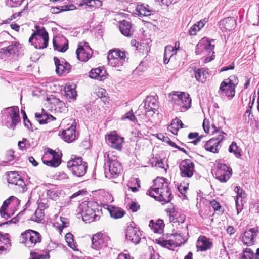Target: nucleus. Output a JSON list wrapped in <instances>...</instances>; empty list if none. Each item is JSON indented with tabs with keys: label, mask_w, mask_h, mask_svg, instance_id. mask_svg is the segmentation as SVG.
I'll list each match as a JSON object with an SVG mask.
<instances>
[{
	"label": "nucleus",
	"mask_w": 259,
	"mask_h": 259,
	"mask_svg": "<svg viewBox=\"0 0 259 259\" xmlns=\"http://www.w3.org/2000/svg\"><path fill=\"white\" fill-rule=\"evenodd\" d=\"M146 194L156 200L164 203L169 202L171 199V193L168 183L162 177H157L153 181L152 186L147 191Z\"/></svg>",
	"instance_id": "f257e3e1"
},
{
	"label": "nucleus",
	"mask_w": 259,
	"mask_h": 259,
	"mask_svg": "<svg viewBox=\"0 0 259 259\" xmlns=\"http://www.w3.org/2000/svg\"><path fill=\"white\" fill-rule=\"evenodd\" d=\"M79 210L82 220L86 222L99 220L102 214V209L94 201H84L79 206Z\"/></svg>",
	"instance_id": "f03ea898"
},
{
	"label": "nucleus",
	"mask_w": 259,
	"mask_h": 259,
	"mask_svg": "<svg viewBox=\"0 0 259 259\" xmlns=\"http://www.w3.org/2000/svg\"><path fill=\"white\" fill-rule=\"evenodd\" d=\"M36 31L29 39V42L37 49H42L48 46V33L44 27L36 26Z\"/></svg>",
	"instance_id": "7ed1b4c3"
},
{
	"label": "nucleus",
	"mask_w": 259,
	"mask_h": 259,
	"mask_svg": "<svg viewBox=\"0 0 259 259\" xmlns=\"http://www.w3.org/2000/svg\"><path fill=\"white\" fill-rule=\"evenodd\" d=\"M107 59L109 65L115 67H120L127 62L128 53L125 51L114 49L109 51Z\"/></svg>",
	"instance_id": "20e7f679"
},
{
	"label": "nucleus",
	"mask_w": 259,
	"mask_h": 259,
	"mask_svg": "<svg viewBox=\"0 0 259 259\" xmlns=\"http://www.w3.org/2000/svg\"><path fill=\"white\" fill-rule=\"evenodd\" d=\"M20 201L14 196H10L4 202L0 208L2 217L8 219L13 215L19 207Z\"/></svg>",
	"instance_id": "39448f33"
},
{
	"label": "nucleus",
	"mask_w": 259,
	"mask_h": 259,
	"mask_svg": "<svg viewBox=\"0 0 259 259\" xmlns=\"http://www.w3.org/2000/svg\"><path fill=\"white\" fill-rule=\"evenodd\" d=\"M122 166L114 156L107 155L105 162V175L109 179L116 178L122 171Z\"/></svg>",
	"instance_id": "423d86ee"
},
{
	"label": "nucleus",
	"mask_w": 259,
	"mask_h": 259,
	"mask_svg": "<svg viewBox=\"0 0 259 259\" xmlns=\"http://www.w3.org/2000/svg\"><path fill=\"white\" fill-rule=\"evenodd\" d=\"M20 242L28 248L33 247L41 242V235L36 231L28 230L21 234Z\"/></svg>",
	"instance_id": "0eeeda50"
},
{
	"label": "nucleus",
	"mask_w": 259,
	"mask_h": 259,
	"mask_svg": "<svg viewBox=\"0 0 259 259\" xmlns=\"http://www.w3.org/2000/svg\"><path fill=\"white\" fill-rule=\"evenodd\" d=\"M238 83V78L235 75L231 76L221 83L219 93L223 95L233 97L235 95V89Z\"/></svg>",
	"instance_id": "6e6552de"
},
{
	"label": "nucleus",
	"mask_w": 259,
	"mask_h": 259,
	"mask_svg": "<svg viewBox=\"0 0 259 259\" xmlns=\"http://www.w3.org/2000/svg\"><path fill=\"white\" fill-rule=\"evenodd\" d=\"M67 167L73 175L81 177L86 173L88 165L86 162L82 161L81 157H78L69 161Z\"/></svg>",
	"instance_id": "1a4fd4ad"
},
{
	"label": "nucleus",
	"mask_w": 259,
	"mask_h": 259,
	"mask_svg": "<svg viewBox=\"0 0 259 259\" xmlns=\"http://www.w3.org/2000/svg\"><path fill=\"white\" fill-rule=\"evenodd\" d=\"M221 135L213 136V137L206 141L204 144L205 149L213 153H218L221 147V143L227 134L225 133L220 132Z\"/></svg>",
	"instance_id": "9d476101"
},
{
	"label": "nucleus",
	"mask_w": 259,
	"mask_h": 259,
	"mask_svg": "<svg viewBox=\"0 0 259 259\" xmlns=\"http://www.w3.org/2000/svg\"><path fill=\"white\" fill-rule=\"evenodd\" d=\"M171 100L182 108L188 109L191 106V99L189 95L184 92H175L171 95Z\"/></svg>",
	"instance_id": "9b49d317"
},
{
	"label": "nucleus",
	"mask_w": 259,
	"mask_h": 259,
	"mask_svg": "<svg viewBox=\"0 0 259 259\" xmlns=\"http://www.w3.org/2000/svg\"><path fill=\"white\" fill-rule=\"evenodd\" d=\"M60 158L58 154L49 148L42 157V162L48 166L56 167L60 165Z\"/></svg>",
	"instance_id": "f8f14e48"
},
{
	"label": "nucleus",
	"mask_w": 259,
	"mask_h": 259,
	"mask_svg": "<svg viewBox=\"0 0 259 259\" xmlns=\"http://www.w3.org/2000/svg\"><path fill=\"white\" fill-rule=\"evenodd\" d=\"M5 111L11 119V123L7 124V126L10 129L14 130L16 125L20 121L19 108L17 106L10 107L5 108Z\"/></svg>",
	"instance_id": "ddd939ff"
},
{
	"label": "nucleus",
	"mask_w": 259,
	"mask_h": 259,
	"mask_svg": "<svg viewBox=\"0 0 259 259\" xmlns=\"http://www.w3.org/2000/svg\"><path fill=\"white\" fill-rule=\"evenodd\" d=\"M92 247L96 250L106 247L110 242V238L105 234H96L92 237Z\"/></svg>",
	"instance_id": "4468645a"
},
{
	"label": "nucleus",
	"mask_w": 259,
	"mask_h": 259,
	"mask_svg": "<svg viewBox=\"0 0 259 259\" xmlns=\"http://www.w3.org/2000/svg\"><path fill=\"white\" fill-rule=\"evenodd\" d=\"M180 175L182 177L191 178L195 171L193 162L189 159L182 161L179 165Z\"/></svg>",
	"instance_id": "2eb2a0df"
},
{
	"label": "nucleus",
	"mask_w": 259,
	"mask_h": 259,
	"mask_svg": "<svg viewBox=\"0 0 259 259\" xmlns=\"http://www.w3.org/2000/svg\"><path fill=\"white\" fill-rule=\"evenodd\" d=\"M185 242L184 238L179 234H171L170 238L168 240H163L160 242L161 245L165 247H176L181 245Z\"/></svg>",
	"instance_id": "dca6fc26"
},
{
	"label": "nucleus",
	"mask_w": 259,
	"mask_h": 259,
	"mask_svg": "<svg viewBox=\"0 0 259 259\" xmlns=\"http://www.w3.org/2000/svg\"><path fill=\"white\" fill-rule=\"evenodd\" d=\"M214 40H209L207 38H203L196 46V53L198 54L203 51L210 53H214V45L212 44Z\"/></svg>",
	"instance_id": "f3484780"
},
{
	"label": "nucleus",
	"mask_w": 259,
	"mask_h": 259,
	"mask_svg": "<svg viewBox=\"0 0 259 259\" xmlns=\"http://www.w3.org/2000/svg\"><path fill=\"white\" fill-rule=\"evenodd\" d=\"M80 43L76 50V54L77 59L82 62L87 61L91 57L92 51L88 43L84 42V47Z\"/></svg>",
	"instance_id": "a211bd4d"
},
{
	"label": "nucleus",
	"mask_w": 259,
	"mask_h": 259,
	"mask_svg": "<svg viewBox=\"0 0 259 259\" xmlns=\"http://www.w3.org/2000/svg\"><path fill=\"white\" fill-rule=\"evenodd\" d=\"M56 66V72L58 75L64 73H68L71 69V65L63 59H59L56 57L54 58Z\"/></svg>",
	"instance_id": "6ab92c4d"
},
{
	"label": "nucleus",
	"mask_w": 259,
	"mask_h": 259,
	"mask_svg": "<svg viewBox=\"0 0 259 259\" xmlns=\"http://www.w3.org/2000/svg\"><path fill=\"white\" fill-rule=\"evenodd\" d=\"M234 192L236 193L235 205L237 214H238L243 208V200L246 197L245 192L239 186H236Z\"/></svg>",
	"instance_id": "aec40b11"
},
{
	"label": "nucleus",
	"mask_w": 259,
	"mask_h": 259,
	"mask_svg": "<svg viewBox=\"0 0 259 259\" xmlns=\"http://www.w3.org/2000/svg\"><path fill=\"white\" fill-rule=\"evenodd\" d=\"M141 233L138 228L133 227H128L126 232V239L135 244L139 243L141 240Z\"/></svg>",
	"instance_id": "412c9836"
},
{
	"label": "nucleus",
	"mask_w": 259,
	"mask_h": 259,
	"mask_svg": "<svg viewBox=\"0 0 259 259\" xmlns=\"http://www.w3.org/2000/svg\"><path fill=\"white\" fill-rule=\"evenodd\" d=\"M55 50L64 52L68 49V40L63 36H56L53 40Z\"/></svg>",
	"instance_id": "4be33fe9"
},
{
	"label": "nucleus",
	"mask_w": 259,
	"mask_h": 259,
	"mask_svg": "<svg viewBox=\"0 0 259 259\" xmlns=\"http://www.w3.org/2000/svg\"><path fill=\"white\" fill-rule=\"evenodd\" d=\"M231 173L225 164H220L215 172V177L222 182H226L230 177Z\"/></svg>",
	"instance_id": "5701e85b"
},
{
	"label": "nucleus",
	"mask_w": 259,
	"mask_h": 259,
	"mask_svg": "<svg viewBox=\"0 0 259 259\" xmlns=\"http://www.w3.org/2000/svg\"><path fill=\"white\" fill-rule=\"evenodd\" d=\"M257 229L254 228L245 231L242 238L243 243L247 246L253 245V239L257 235Z\"/></svg>",
	"instance_id": "b1692460"
},
{
	"label": "nucleus",
	"mask_w": 259,
	"mask_h": 259,
	"mask_svg": "<svg viewBox=\"0 0 259 259\" xmlns=\"http://www.w3.org/2000/svg\"><path fill=\"white\" fill-rule=\"evenodd\" d=\"M123 140V138L118 136L115 132L108 135V141L110 146L117 150H121Z\"/></svg>",
	"instance_id": "393cba45"
},
{
	"label": "nucleus",
	"mask_w": 259,
	"mask_h": 259,
	"mask_svg": "<svg viewBox=\"0 0 259 259\" xmlns=\"http://www.w3.org/2000/svg\"><path fill=\"white\" fill-rule=\"evenodd\" d=\"M236 21L233 17H228L222 20L219 27L223 31H230L235 28Z\"/></svg>",
	"instance_id": "a878e982"
},
{
	"label": "nucleus",
	"mask_w": 259,
	"mask_h": 259,
	"mask_svg": "<svg viewBox=\"0 0 259 259\" xmlns=\"http://www.w3.org/2000/svg\"><path fill=\"white\" fill-rule=\"evenodd\" d=\"M62 137L65 141L70 143L76 139V126L72 124L70 127L62 132Z\"/></svg>",
	"instance_id": "bb28decb"
},
{
	"label": "nucleus",
	"mask_w": 259,
	"mask_h": 259,
	"mask_svg": "<svg viewBox=\"0 0 259 259\" xmlns=\"http://www.w3.org/2000/svg\"><path fill=\"white\" fill-rule=\"evenodd\" d=\"M8 182L10 184L20 186L22 188L25 186L24 181L21 178L20 175L15 171H11L8 174Z\"/></svg>",
	"instance_id": "cd10ccee"
},
{
	"label": "nucleus",
	"mask_w": 259,
	"mask_h": 259,
	"mask_svg": "<svg viewBox=\"0 0 259 259\" xmlns=\"http://www.w3.org/2000/svg\"><path fill=\"white\" fill-rule=\"evenodd\" d=\"M158 107L157 99L153 96H148L145 101V108L146 112L152 111L155 113Z\"/></svg>",
	"instance_id": "c85d7f7f"
},
{
	"label": "nucleus",
	"mask_w": 259,
	"mask_h": 259,
	"mask_svg": "<svg viewBox=\"0 0 259 259\" xmlns=\"http://www.w3.org/2000/svg\"><path fill=\"white\" fill-rule=\"evenodd\" d=\"M119 28L121 33L125 36H131L133 30L131 22L124 20L119 22Z\"/></svg>",
	"instance_id": "c756f323"
},
{
	"label": "nucleus",
	"mask_w": 259,
	"mask_h": 259,
	"mask_svg": "<svg viewBox=\"0 0 259 259\" xmlns=\"http://www.w3.org/2000/svg\"><path fill=\"white\" fill-rule=\"evenodd\" d=\"M137 14L141 17L150 16L154 10L148 5L138 3L136 8Z\"/></svg>",
	"instance_id": "7c9ffc66"
},
{
	"label": "nucleus",
	"mask_w": 259,
	"mask_h": 259,
	"mask_svg": "<svg viewBox=\"0 0 259 259\" xmlns=\"http://www.w3.org/2000/svg\"><path fill=\"white\" fill-rule=\"evenodd\" d=\"M106 71L103 67H99L92 69L90 72L89 76L92 78L97 79L99 80H103L106 78Z\"/></svg>",
	"instance_id": "2f4dec72"
},
{
	"label": "nucleus",
	"mask_w": 259,
	"mask_h": 259,
	"mask_svg": "<svg viewBox=\"0 0 259 259\" xmlns=\"http://www.w3.org/2000/svg\"><path fill=\"white\" fill-rule=\"evenodd\" d=\"M212 245L210 240L205 236H200L197 241L196 246L200 251H205L209 249Z\"/></svg>",
	"instance_id": "473e14b6"
},
{
	"label": "nucleus",
	"mask_w": 259,
	"mask_h": 259,
	"mask_svg": "<svg viewBox=\"0 0 259 259\" xmlns=\"http://www.w3.org/2000/svg\"><path fill=\"white\" fill-rule=\"evenodd\" d=\"M35 116L40 124H46L56 119L55 117L47 114L44 109L42 110L41 113H36Z\"/></svg>",
	"instance_id": "72a5a7b5"
},
{
	"label": "nucleus",
	"mask_w": 259,
	"mask_h": 259,
	"mask_svg": "<svg viewBox=\"0 0 259 259\" xmlns=\"http://www.w3.org/2000/svg\"><path fill=\"white\" fill-rule=\"evenodd\" d=\"M207 22L208 19L207 18L203 19L197 22L191 27L189 30V34L192 36L195 35L205 26Z\"/></svg>",
	"instance_id": "f704fd0d"
},
{
	"label": "nucleus",
	"mask_w": 259,
	"mask_h": 259,
	"mask_svg": "<svg viewBox=\"0 0 259 259\" xmlns=\"http://www.w3.org/2000/svg\"><path fill=\"white\" fill-rule=\"evenodd\" d=\"M19 46V44H12L7 48H2L1 52L7 56L15 55L19 51L20 49Z\"/></svg>",
	"instance_id": "c9c22d12"
},
{
	"label": "nucleus",
	"mask_w": 259,
	"mask_h": 259,
	"mask_svg": "<svg viewBox=\"0 0 259 259\" xmlns=\"http://www.w3.org/2000/svg\"><path fill=\"white\" fill-rule=\"evenodd\" d=\"M176 54V49L172 46L168 45L165 47L164 54V63L166 64L174 55Z\"/></svg>",
	"instance_id": "e433bc0d"
},
{
	"label": "nucleus",
	"mask_w": 259,
	"mask_h": 259,
	"mask_svg": "<svg viewBox=\"0 0 259 259\" xmlns=\"http://www.w3.org/2000/svg\"><path fill=\"white\" fill-rule=\"evenodd\" d=\"M110 216L114 219H119L122 218L125 212L120 208L110 206L108 208Z\"/></svg>",
	"instance_id": "4c0bfd02"
},
{
	"label": "nucleus",
	"mask_w": 259,
	"mask_h": 259,
	"mask_svg": "<svg viewBox=\"0 0 259 259\" xmlns=\"http://www.w3.org/2000/svg\"><path fill=\"white\" fill-rule=\"evenodd\" d=\"M195 75L197 81L203 83L206 81L209 74L204 68H199L195 71Z\"/></svg>",
	"instance_id": "58836bf2"
},
{
	"label": "nucleus",
	"mask_w": 259,
	"mask_h": 259,
	"mask_svg": "<svg viewBox=\"0 0 259 259\" xmlns=\"http://www.w3.org/2000/svg\"><path fill=\"white\" fill-rule=\"evenodd\" d=\"M65 95L70 99H74L76 95L75 91V85L73 84H66L64 87Z\"/></svg>",
	"instance_id": "ea45409f"
},
{
	"label": "nucleus",
	"mask_w": 259,
	"mask_h": 259,
	"mask_svg": "<svg viewBox=\"0 0 259 259\" xmlns=\"http://www.w3.org/2000/svg\"><path fill=\"white\" fill-rule=\"evenodd\" d=\"M53 104L54 106V109L56 112L65 113L67 111V108L65 103L59 99H54Z\"/></svg>",
	"instance_id": "a19ab883"
},
{
	"label": "nucleus",
	"mask_w": 259,
	"mask_h": 259,
	"mask_svg": "<svg viewBox=\"0 0 259 259\" xmlns=\"http://www.w3.org/2000/svg\"><path fill=\"white\" fill-rule=\"evenodd\" d=\"M184 124L181 120L175 118L174 119L170 125L168 127V130L174 135H176L179 128H183Z\"/></svg>",
	"instance_id": "79ce46f5"
},
{
	"label": "nucleus",
	"mask_w": 259,
	"mask_h": 259,
	"mask_svg": "<svg viewBox=\"0 0 259 259\" xmlns=\"http://www.w3.org/2000/svg\"><path fill=\"white\" fill-rule=\"evenodd\" d=\"M4 245L10 246V239L8 234L3 235L0 233V255L5 249Z\"/></svg>",
	"instance_id": "37998d69"
},
{
	"label": "nucleus",
	"mask_w": 259,
	"mask_h": 259,
	"mask_svg": "<svg viewBox=\"0 0 259 259\" xmlns=\"http://www.w3.org/2000/svg\"><path fill=\"white\" fill-rule=\"evenodd\" d=\"M229 151L230 153H233L237 158H240L242 156L241 150L239 148L237 144L235 142H232L229 147Z\"/></svg>",
	"instance_id": "c03bdc74"
},
{
	"label": "nucleus",
	"mask_w": 259,
	"mask_h": 259,
	"mask_svg": "<svg viewBox=\"0 0 259 259\" xmlns=\"http://www.w3.org/2000/svg\"><path fill=\"white\" fill-rule=\"evenodd\" d=\"M166 212L167 213V215L169 217L170 222L171 223L182 214L175 211L174 208H168L166 210Z\"/></svg>",
	"instance_id": "a18cd8bd"
},
{
	"label": "nucleus",
	"mask_w": 259,
	"mask_h": 259,
	"mask_svg": "<svg viewBox=\"0 0 259 259\" xmlns=\"http://www.w3.org/2000/svg\"><path fill=\"white\" fill-rule=\"evenodd\" d=\"M241 259H256L254 254L250 248H246L244 251Z\"/></svg>",
	"instance_id": "49530a36"
},
{
	"label": "nucleus",
	"mask_w": 259,
	"mask_h": 259,
	"mask_svg": "<svg viewBox=\"0 0 259 259\" xmlns=\"http://www.w3.org/2000/svg\"><path fill=\"white\" fill-rule=\"evenodd\" d=\"M44 214L42 209H37L35 212L33 220L36 222H40L44 218Z\"/></svg>",
	"instance_id": "de8ad7c7"
},
{
	"label": "nucleus",
	"mask_w": 259,
	"mask_h": 259,
	"mask_svg": "<svg viewBox=\"0 0 259 259\" xmlns=\"http://www.w3.org/2000/svg\"><path fill=\"white\" fill-rule=\"evenodd\" d=\"M149 226L150 227H155V229L154 230V232H157L156 226L161 229L162 227H164V224L163 221L161 220H158L156 223H154L153 220H151L149 223Z\"/></svg>",
	"instance_id": "09e8293b"
},
{
	"label": "nucleus",
	"mask_w": 259,
	"mask_h": 259,
	"mask_svg": "<svg viewBox=\"0 0 259 259\" xmlns=\"http://www.w3.org/2000/svg\"><path fill=\"white\" fill-rule=\"evenodd\" d=\"M65 239L68 246L72 248H73V246H75L73 243V235L70 233H68L65 235Z\"/></svg>",
	"instance_id": "8fccbe9b"
},
{
	"label": "nucleus",
	"mask_w": 259,
	"mask_h": 259,
	"mask_svg": "<svg viewBox=\"0 0 259 259\" xmlns=\"http://www.w3.org/2000/svg\"><path fill=\"white\" fill-rule=\"evenodd\" d=\"M127 119L132 122H135L137 121L136 118L134 115V113L131 112L127 113L122 117V120H126Z\"/></svg>",
	"instance_id": "3c124183"
},
{
	"label": "nucleus",
	"mask_w": 259,
	"mask_h": 259,
	"mask_svg": "<svg viewBox=\"0 0 259 259\" xmlns=\"http://www.w3.org/2000/svg\"><path fill=\"white\" fill-rule=\"evenodd\" d=\"M211 134L213 136H216L217 135H221L220 132L224 133L222 130H221L219 127L216 126L214 124H212L211 125Z\"/></svg>",
	"instance_id": "603ef678"
},
{
	"label": "nucleus",
	"mask_w": 259,
	"mask_h": 259,
	"mask_svg": "<svg viewBox=\"0 0 259 259\" xmlns=\"http://www.w3.org/2000/svg\"><path fill=\"white\" fill-rule=\"evenodd\" d=\"M47 195L52 199L56 200L58 197L57 193L53 190H49L47 191Z\"/></svg>",
	"instance_id": "864d4df0"
},
{
	"label": "nucleus",
	"mask_w": 259,
	"mask_h": 259,
	"mask_svg": "<svg viewBox=\"0 0 259 259\" xmlns=\"http://www.w3.org/2000/svg\"><path fill=\"white\" fill-rule=\"evenodd\" d=\"M185 220V215L182 214L180 215L178 218L175 220L172 223L173 225L177 226V225H179L181 223H183Z\"/></svg>",
	"instance_id": "5fc2aeb1"
},
{
	"label": "nucleus",
	"mask_w": 259,
	"mask_h": 259,
	"mask_svg": "<svg viewBox=\"0 0 259 259\" xmlns=\"http://www.w3.org/2000/svg\"><path fill=\"white\" fill-rule=\"evenodd\" d=\"M96 2H98L99 3H101V2L99 0H83V4H84L87 6L94 8L95 7Z\"/></svg>",
	"instance_id": "6e6d98bb"
},
{
	"label": "nucleus",
	"mask_w": 259,
	"mask_h": 259,
	"mask_svg": "<svg viewBox=\"0 0 259 259\" xmlns=\"http://www.w3.org/2000/svg\"><path fill=\"white\" fill-rule=\"evenodd\" d=\"M210 204L213 208L214 211L220 210L221 206L220 204L215 200H213L210 202Z\"/></svg>",
	"instance_id": "4d7b16f0"
},
{
	"label": "nucleus",
	"mask_w": 259,
	"mask_h": 259,
	"mask_svg": "<svg viewBox=\"0 0 259 259\" xmlns=\"http://www.w3.org/2000/svg\"><path fill=\"white\" fill-rule=\"evenodd\" d=\"M203 128L206 133H208L209 131V121L208 119L205 118L203 122Z\"/></svg>",
	"instance_id": "13d9d810"
},
{
	"label": "nucleus",
	"mask_w": 259,
	"mask_h": 259,
	"mask_svg": "<svg viewBox=\"0 0 259 259\" xmlns=\"http://www.w3.org/2000/svg\"><path fill=\"white\" fill-rule=\"evenodd\" d=\"M75 8V6L71 5H64L60 7V11H68V10H73Z\"/></svg>",
	"instance_id": "bf43d9fd"
},
{
	"label": "nucleus",
	"mask_w": 259,
	"mask_h": 259,
	"mask_svg": "<svg viewBox=\"0 0 259 259\" xmlns=\"http://www.w3.org/2000/svg\"><path fill=\"white\" fill-rule=\"evenodd\" d=\"M140 208V206L136 202H132L130 204V208L133 211H137Z\"/></svg>",
	"instance_id": "052dcab7"
},
{
	"label": "nucleus",
	"mask_w": 259,
	"mask_h": 259,
	"mask_svg": "<svg viewBox=\"0 0 259 259\" xmlns=\"http://www.w3.org/2000/svg\"><path fill=\"white\" fill-rule=\"evenodd\" d=\"M157 2H160L162 5L169 6L170 5H171L172 3H174V0H156Z\"/></svg>",
	"instance_id": "680f3d73"
},
{
	"label": "nucleus",
	"mask_w": 259,
	"mask_h": 259,
	"mask_svg": "<svg viewBox=\"0 0 259 259\" xmlns=\"http://www.w3.org/2000/svg\"><path fill=\"white\" fill-rule=\"evenodd\" d=\"M152 166H154L155 167H158L159 168H164V163L163 161H162L161 160H157L156 161L154 165H153V164H152Z\"/></svg>",
	"instance_id": "e2e57ef3"
},
{
	"label": "nucleus",
	"mask_w": 259,
	"mask_h": 259,
	"mask_svg": "<svg viewBox=\"0 0 259 259\" xmlns=\"http://www.w3.org/2000/svg\"><path fill=\"white\" fill-rule=\"evenodd\" d=\"M178 189H179V191H180V192L182 194H184L186 191L188 189V186H184V185H180L179 187H178Z\"/></svg>",
	"instance_id": "0e129e2a"
},
{
	"label": "nucleus",
	"mask_w": 259,
	"mask_h": 259,
	"mask_svg": "<svg viewBox=\"0 0 259 259\" xmlns=\"http://www.w3.org/2000/svg\"><path fill=\"white\" fill-rule=\"evenodd\" d=\"M13 154H14V152L12 150H10V151H8L7 154V159L8 161H11L12 160H13V157H14Z\"/></svg>",
	"instance_id": "69168bd1"
},
{
	"label": "nucleus",
	"mask_w": 259,
	"mask_h": 259,
	"mask_svg": "<svg viewBox=\"0 0 259 259\" xmlns=\"http://www.w3.org/2000/svg\"><path fill=\"white\" fill-rule=\"evenodd\" d=\"M117 259H130V255L127 253H121L118 255Z\"/></svg>",
	"instance_id": "338daca9"
},
{
	"label": "nucleus",
	"mask_w": 259,
	"mask_h": 259,
	"mask_svg": "<svg viewBox=\"0 0 259 259\" xmlns=\"http://www.w3.org/2000/svg\"><path fill=\"white\" fill-rule=\"evenodd\" d=\"M106 91L103 89H100L98 92L97 96L100 98L105 97Z\"/></svg>",
	"instance_id": "774afa93"
}]
</instances>
